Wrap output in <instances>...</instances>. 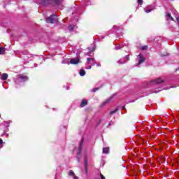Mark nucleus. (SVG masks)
<instances>
[{"label": "nucleus", "mask_w": 179, "mask_h": 179, "mask_svg": "<svg viewBox=\"0 0 179 179\" xmlns=\"http://www.w3.org/2000/svg\"><path fill=\"white\" fill-rule=\"evenodd\" d=\"M80 76H85L86 75V71H85L83 69H80Z\"/></svg>", "instance_id": "obj_16"}, {"label": "nucleus", "mask_w": 179, "mask_h": 179, "mask_svg": "<svg viewBox=\"0 0 179 179\" xmlns=\"http://www.w3.org/2000/svg\"><path fill=\"white\" fill-rule=\"evenodd\" d=\"M96 66H101V64L100 63H96Z\"/></svg>", "instance_id": "obj_27"}, {"label": "nucleus", "mask_w": 179, "mask_h": 179, "mask_svg": "<svg viewBox=\"0 0 179 179\" xmlns=\"http://www.w3.org/2000/svg\"><path fill=\"white\" fill-rule=\"evenodd\" d=\"M1 80H6L8 79V74L7 73H3L1 77Z\"/></svg>", "instance_id": "obj_13"}, {"label": "nucleus", "mask_w": 179, "mask_h": 179, "mask_svg": "<svg viewBox=\"0 0 179 179\" xmlns=\"http://www.w3.org/2000/svg\"><path fill=\"white\" fill-rule=\"evenodd\" d=\"M85 106H87V101L83 99L81 102L80 107H85Z\"/></svg>", "instance_id": "obj_14"}, {"label": "nucleus", "mask_w": 179, "mask_h": 179, "mask_svg": "<svg viewBox=\"0 0 179 179\" xmlns=\"http://www.w3.org/2000/svg\"><path fill=\"white\" fill-rule=\"evenodd\" d=\"M86 69H92V66H89L88 67H85Z\"/></svg>", "instance_id": "obj_28"}, {"label": "nucleus", "mask_w": 179, "mask_h": 179, "mask_svg": "<svg viewBox=\"0 0 179 179\" xmlns=\"http://www.w3.org/2000/svg\"><path fill=\"white\" fill-rule=\"evenodd\" d=\"M138 63L137 64V65H141V64H143V62H145V57H143V56H142V54H139L138 55Z\"/></svg>", "instance_id": "obj_9"}, {"label": "nucleus", "mask_w": 179, "mask_h": 179, "mask_svg": "<svg viewBox=\"0 0 179 179\" xmlns=\"http://www.w3.org/2000/svg\"><path fill=\"white\" fill-rule=\"evenodd\" d=\"M87 64L90 65H96V60H94V58H87Z\"/></svg>", "instance_id": "obj_8"}, {"label": "nucleus", "mask_w": 179, "mask_h": 179, "mask_svg": "<svg viewBox=\"0 0 179 179\" xmlns=\"http://www.w3.org/2000/svg\"><path fill=\"white\" fill-rule=\"evenodd\" d=\"M127 61H129V55H126L123 59H120L117 61V64L122 65V64H125Z\"/></svg>", "instance_id": "obj_4"}, {"label": "nucleus", "mask_w": 179, "mask_h": 179, "mask_svg": "<svg viewBox=\"0 0 179 179\" xmlns=\"http://www.w3.org/2000/svg\"><path fill=\"white\" fill-rule=\"evenodd\" d=\"M155 93H158V92H155Z\"/></svg>", "instance_id": "obj_33"}, {"label": "nucleus", "mask_w": 179, "mask_h": 179, "mask_svg": "<svg viewBox=\"0 0 179 179\" xmlns=\"http://www.w3.org/2000/svg\"><path fill=\"white\" fill-rule=\"evenodd\" d=\"M118 111V109H115L114 110H112L110 112V115H113V114H115V113Z\"/></svg>", "instance_id": "obj_21"}, {"label": "nucleus", "mask_w": 179, "mask_h": 179, "mask_svg": "<svg viewBox=\"0 0 179 179\" xmlns=\"http://www.w3.org/2000/svg\"><path fill=\"white\" fill-rule=\"evenodd\" d=\"M100 176L101 179H106V177H104L101 173H100Z\"/></svg>", "instance_id": "obj_25"}, {"label": "nucleus", "mask_w": 179, "mask_h": 179, "mask_svg": "<svg viewBox=\"0 0 179 179\" xmlns=\"http://www.w3.org/2000/svg\"><path fill=\"white\" fill-rule=\"evenodd\" d=\"M84 167L85 169V171H87V157H86V155L84 157Z\"/></svg>", "instance_id": "obj_11"}, {"label": "nucleus", "mask_w": 179, "mask_h": 179, "mask_svg": "<svg viewBox=\"0 0 179 179\" xmlns=\"http://www.w3.org/2000/svg\"><path fill=\"white\" fill-rule=\"evenodd\" d=\"M160 83H163V80H162V79H160V78H158L157 80H154L150 82L151 86H155L156 85H160Z\"/></svg>", "instance_id": "obj_5"}, {"label": "nucleus", "mask_w": 179, "mask_h": 179, "mask_svg": "<svg viewBox=\"0 0 179 179\" xmlns=\"http://www.w3.org/2000/svg\"><path fill=\"white\" fill-rule=\"evenodd\" d=\"M73 179H79V178H78V176H73Z\"/></svg>", "instance_id": "obj_29"}, {"label": "nucleus", "mask_w": 179, "mask_h": 179, "mask_svg": "<svg viewBox=\"0 0 179 179\" xmlns=\"http://www.w3.org/2000/svg\"><path fill=\"white\" fill-rule=\"evenodd\" d=\"M29 56H27V55H25L24 57V58H27Z\"/></svg>", "instance_id": "obj_32"}, {"label": "nucleus", "mask_w": 179, "mask_h": 179, "mask_svg": "<svg viewBox=\"0 0 179 179\" xmlns=\"http://www.w3.org/2000/svg\"><path fill=\"white\" fill-rule=\"evenodd\" d=\"M176 20H177L178 23L179 24V17H176Z\"/></svg>", "instance_id": "obj_30"}, {"label": "nucleus", "mask_w": 179, "mask_h": 179, "mask_svg": "<svg viewBox=\"0 0 179 179\" xmlns=\"http://www.w3.org/2000/svg\"><path fill=\"white\" fill-rule=\"evenodd\" d=\"M82 146H83V141H81V142L80 143L78 155H80V153H82Z\"/></svg>", "instance_id": "obj_12"}, {"label": "nucleus", "mask_w": 179, "mask_h": 179, "mask_svg": "<svg viewBox=\"0 0 179 179\" xmlns=\"http://www.w3.org/2000/svg\"><path fill=\"white\" fill-rule=\"evenodd\" d=\"M99 88H94L92 92H96L97 90H99Z\"/></svg>", "instance_id": "obj_23"}, {"label": "nucleus", "mask_w": 179, "mask_h": 179, "mask_svg": "<svg viewBox=\"0 0 179 179\" xmlns=\"http://www.w3.org/2000/svg\"><path fill=\"white\" fill-rule=\"evenodd\" d=\"M69 176H70V177H75V172H73V171H69Z\"/></svg>", "instance_id": "obj_19"}, {"label": "nucleus", "mask_w": 179, "mask_h": 179, "mask_svg": "<svg viewBox=\"0 0 179 179\" xmlns=\"http://www.w3.org/2000/svg\"><path fill=\"white\" fill-rule=\"evenodd\" d=\"M113 99H114V96H111L109 99H107L104 102H103L101 107H104V106H106V104H108V103H110L111 101V100H113Z\"/></svg>", "instance_id": "obj_10"}, {"label": "nucleus", "mask_w": 179, "mask_h": 179, "mask_svg": "<svg viewBox=\"0 0 179 179\" xmlns=\"http://www.w3.org/2000/svg\"><path fill=\"white\" fill-rule=\"evenodd\" d=\"M138 5H142L143 3V0H137Z\"/></svg>", "instance_id": "obj_22"}, {"label": "nucleus", "mask_w": 179, "mask_h": 179, "mask_svg": "<svg viewBox=\"0 0 179 179\" xmlns=\"http://www.w3.org/2000/svg\"><path fill=\"white\" fill-rule=\"evenodd\" d=\"M124 108H125V107H123V110H124Z\"/></svg>", "instance_id": "obj_34"}, {"label": "nucleus", "mask_w": 179, "mask_h": 179, "mask_svg": "<svg viewBox=\"0 0 179 179\" xmlns=\"http://www.w3.org/2000/svg\"><path fill=\"white\" fill-rule=\"evenodd\" d=\"M5 54V48L0 47V55Z\"/></svg>", "instance_id": "obj_18"}, {"label": "nucleus", "mask_w": 179, "mask_h": 179, "mask_svg": "<svg viewBox=\"0 0 179 179\" xmlns=\"http://www.w3.org/2000/svg\"><path fill=\"white\" fill-rule=\"evenodd\" d=\"M142 50H148V45L142 47Z\"/></svg>", "instance_id": "obj_24"}, {"label": "nucleus", "mask_w": 179, "mask_h": 179, "mask_svg": "<svg viewBox=\"0 0 179 179\" xmlns=\"http://www.w3.org/2000/svg\"><path fill=\"white\" fill-rule=\"evenodd\" d=\"M73 29H75V25H73V24L69 25V31H72V30H73Z\"/></svg>", "instance_id": "obj_20"}, {"label": "nucleus", "mask_w": 179, "mask_h": 179, "mask_svg": "<svg viewBox=\"0 0 179 179\" xmlns=\"http://www.w3.org/2000/svg\"><path fill=\"white\" fill-rule=\"evenodd\" d=\"M121 48L120 46H115V50H120Z\"/></svg>", "instance_id": "obj_26"}, {"label": "nucleus", "mask_w": 179, "mask_h": 179, "mask_svg": "<svg viewBox=\"0 0 179 179\" xmlns=\"http://www.w3.org/2000/svg\"><path fill=\"white\" fill-rule=\"evenodd\" d=\"M2 143H3V141L2 139L0 138V145H2Z\"/></svg>", "instance_id": "obj_31"}, {"label": "nucleus", "mask_w": 179, "mask_h": 179, "mask_svg": "<svg viewBox=\"0 0 179 179\" xmlns=\"http://www.w3.org/2000/svg\"><path fill=\"white\" fill-rule=\"evenodd\" d=\"M108 150H110V148H107V147L103 148V153L107 154V153H108Z\"/></svg>", "instance_id": "obj_17"}, {"label": "nucleus", "mask_w": 179, "mask_h": 179, "mask_svg": "<svg viewBox=\"0 0 179 179\" xmlns=\"http://www.w3.org/2000/svg\"><path fill=\"white\" fill-rule=\"evenodd\" d=\"M166 17H167V20H169V19L170 20H173V17H171V14H170V13H166Z\"/></svg>", "instance_id": "obj_15"}, {"label": "nucleus", "mask_w": 179, "mask_h": 179, "mask_svg": "<svg viewBox=\"0 0 179 179\" xmlns=\"http://www.w3.org/2000/svg\"><path fill=\"white\" fill-rule=\"evenodd\" d=\"M58 22V17L55 15H52L46 19L47 23H57Z\"/></svg>", "instance_id": "obj_2"}, {"label": "nucleus", "mask_w": 179, "mask_h": 179, "mask_svg": "<svg viewBox=\"0 0 179 179\" xmlns=\"http://www.w3.org/2000/svg\"><path fill=\"white\" fill-rule=\"evenodd\" d=\"M27 80H29V77H27V76H24L23 74H21L17 77L15 83H20V82H26Z\"/></svg>", "instance_id": "obj_1"}, {"label": "nucleus", "mask_w": 179, "mask_h": 179, "mask_svg": "<svg viewBox=\"0 0 179 179\" xmlns=\"http://www.w3.org/2000/svg\"><path fill=\"white\" fill-rule=\"evenodd\" d=\"M50 3H56V5H58L59 0H44L42 1L43 6H47V5H50Z\"/></svg>", "instance_id": "obj_3"}, {"label": "nucleus", "mask_w": 179, "mask_h": 179, "mask_svg": "<svg viewBox=\"0 0 179 179\" xmlns=\"http://www.w3.org/2000/svg\"><path fill=\"white\" fill-rule=\"evenodd\" d=\"M154 9H155V6L151 5V6H148L145 8H144V10H145V13H150V12H152V10H154Z\"/></svg>", "instance_id": "obj_6"}, {"label": "nucleus", "mask_w": 179, "mask_h": 179, "mask_svg": "<svg viewBox=\"0 0 179 179\" xmlns=\"http://www.w3.org/2000/svg\"><path fill=\"white\" fill-rule=\"evenodd\" d=\"M80 62V59L79 58L71 59L70 64L72 65H76V64H79Z\"/></svg>", "instance_id": "obj_7"}]
</instances>
